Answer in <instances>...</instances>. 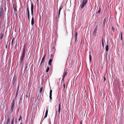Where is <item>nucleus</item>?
Masks as SVG:
<instances>
[{
	"label": "nucleus",
	"instance_id": "f257e3e1",
	"mask_svg": "<svg viewBox=\"0 0 124 124\" xmlns=\"http://www.w3.org/2000/svg\"><path fill=\"white\" fill-rule=\"evenodd\" d=\"M87 0H83L81 6V8L82 9L85 6L87 2Z\"/></svg>",
	"mask_w": 124,
	"mask_h": 124
},
{
	"label": "nucleus",
	"instance_id": "f03ea898",
	"mask_svg": "<svg viewBox=\"0 0 124 124\" xmlns=\"http://www.w3.org/2000/svg\"><path fill=\"white\" fill-rule=\"evenodd\" d=\"M11 112L12 113L15 107V101L13 100L12 103L11 104Z\"/></svg>",
	"mask_w": 124,
	"mask_h": 124
},
{
	"label": "nucleus",
	"instance_id": "7ed1b4c3",
	"mask_svg": "<svg viewBox=\"0 0 124 124\" xmlns=\"http://www.w3.org/2000/svg\"><path fill=\"white\" fill-rule=\"evenodd\" d=\"M31 15L32 16H33V8H34V5L33 3L31 2Z\"/></svg>",
	"mask_w": 124,
	"mask_h": 124
},
{
	"label": "nucleus",
	"instance_id": "20e7f679",
	"mask_svg": "<svg viewBox=\"0 0 124 124\" xmlns=\"http://www.w3.org/2000/svg\"><path fill=\"white\" fill-rule=\"evenodd\" d=\"M24 56H22L21 57L20 64L22 65L23 62V59Z\"/></svg>",
	"mask_w": 124,
	"mask_h": 124
},
{
	"label": "nucleus",
	"instance_id": "39448f33",
	"mask_svg": "<svg viewBox=\"0 0 124 124\" xmlns=\"http://www.w3.org/2000/svg\"><path fill=\"white\" fill-rule=\"evenodd\" d=\"M53 60V59H50L49 61L48 64L50 66H51L52 65V62Z\"/></svg>",
	"mask_w": 124,
	"mask_h": 124
},
{
	"label": "nucleus",
	"instance_id": "423d86ee",
	"mask_svg": "<svg viewBox=\"0 0 124 124\" xmlns=\"http://www.w3.org/2000/svg\"><path fill=\"white\" fill-rule=\"evenodd\" d=\"M48 108H47L46 109V113L45 114V116L44 117V118L43 119V120H44V119H45V118H46L47 116L48 113Z\"/></svg>",
	"mask_w": 124,
	"mask_h": 124
},
{
	"label": "nucleus",
	"instance_id": "0eeeda50",
	"mask_svg": "<svg viewBox=\"0 0 124 124\" xmlns=\"http://www.w3.org/2000/svg\"><path fill=\"white\" fill-rule=\"evenodd\" d=\"M0 16H2V15L3 13V8H1L0 9Z\"/></svg>",
	"mask_w": 124,
	"mask_h": 124
},
{
	"label": "nucleus",
	"instance_id": "6e6552de",
	"mask_svg": "<svg viewBox=\"0 0 124 124\" xmlns=\"http://www.w3.org/2000/svg\"><path fill=\"white\" fill-rule=\"evenodd\" d=\"M63 8V6H62L59 9V13H58V17H59V16H60V15L61 11V10Z\"/></svg>",
	"mask_w": 124,
	"mask_h": 124
},
{
	"label": "nucleus",
	"instance_id": "1a4fd4ad",
	"mask_svg": "<svg viewBox=\"0 0 124 124\" xmlns=\"http://www.w3.org/2000/svg\"><path fill=\"white\" fill-rule=\"evenodd\" d=\"M16 75H14L13 77V81H12L13 84H14L15 83V81L16 80Z\"/></svg>",
	"mask_w": 124,
	"mask_h": 124
},
{
	"label": "nucleus",
	"instance_id": "9d476101",
	"mask_svg": "<svg viewBox=\"0 0 124 124\" xmlns=\"http://www.w3.org/2000/svg\"><path fill=\"white\" fill-rule=\"evenodd\" d=\"M13 7L14 10L16 12H17V9L16 8L15 6V5L14 4H13Z\"/></svg>",
	"mask_w": 124,
	"mask_h": 124
},
{
	"label": "nucleus",
	"instance_id": "9b49d317",
	"mask_svg": "<svg viewBox=\"0 0 124 124\" xmlns=\"http://www.w3.org/2000/svg\"><path fill=\"white\" fill-rule=\"evenodd\" d=\"M34 24V19L33 16L31 20V24L32 25H33Z\"/></svg>",
	"mask_w": 124,
	"mask_h": 124
},
{
	"label": "nucleus",
	"instance_id": "f8f14e48",
	"mask_svg": "<svg viewBox=\"0 0 124 124\" xmlns=\"http://www.w3.org/2000/svg\"><path fill=\"white\" fill-rule=\"evenodd\" d=\"M25 49L24 48L23 50V52L22 54V56H25Z\"/></svg>",
	"mask_w": 124,
	"mask_h": 124
},
{
	"label": "nucleus",
	"instance_id": "ddd939ff",
	"mask_svg": "<svg viewBox=\"0 0 124 124\" xmlns=\"http://www.w3.org/2000/svg\"><path fill=\"white\" fill-rule=\"evenodd\" d=\"M60 104H59V107H58V113L59 114L60 113Z\"/></svg>",
	"mask_w": 124,
	"mask_h": 124
},
{
	"label": "nucleus",
	"instance_id": "4468645a",
	"mask_svg": "<svg viewBox=\"0 0 124 124\" xmlns=\"http://www.w3.org/2000/svg\"><path fill=\"white\" fill-rule=\"evenodd\" d=\"M67 72L66 71L65 72H64L62 77H65V76L67 75Z\"/></svg>",
	"mask_w": 124,
	"mask_h": 124
},
{
	"label": "nucleus",
	"instance_id": "2eb2a0df",
	"mask_svg": "<svg viewBox=\"0 0 124 124\" xmlns=\"http://www.w3.org/2000/svg\"><path fill=\"white\" fill-rule=\"evenodd\" d=\"M105 49L107 51H108V46L107 45L105 47Z\"/></svg>",
	"mask_w": 124,
	"mask_h": 124
},
{
	"label": "nucleus",
	"instance_id": "dca6fc26",
	"mask_svg": "<svg viewBox=\"0 0 124 124\" xmlns=\"http://www.w3.org/2000/svg\"><path fill=\"white\" fill-rule=\"evenodd\" d=\"M105 21H106V18H105L103 20V26H105V24H106Z\"/></svg>",
	"mask_w": 124,
	"mask_h": 124
},
{
	"label": "nucleus",
	"instance_id": "f3484780",
	"mask_svg": "<svg viewBox=\"0 0 124 124\" xmlns=\"http://www.w3.org/2000/svg\"><path fill=\"white\" fill-rule=\"evenodd\" d=\"M77 35H78V33H77V32H75V36H76V37H75V42H76V39H77Z\"/></svg>",
	"mask_w": 124,
	"mask_h": 124
},
{
	"label": "nucleus",
	"instance_id": "a211bd4d",
	"mask_svg": "<svg viewBox=\"0 0 124 124\" xmlns=\"http://www.w3.org/2000/svg\"><path fill=\"white\" fill-rule=\"evenodd\" d=\"M19 87H18V89L17 90L16 93V96H15L16 98L17 97V95H18V91L19 90Z\"/></svg>",
	"mask_w": 124,
	"mask_h": 124
},
{
	"label": "nucleus",
	"instance_id": "6ab92c4d",
	"mask_svg": "<svg viewBox=\"0 0 124 124\" xmlns=\"http://www.w3.org/2000/svg\"><path fill=\"white\" fill-rule=\"evenodd\" d=\"M10 116L8 117V118L7 119V122H10Z\"/></svg>",
	"mask_w": 124,
	"mask_h": 124
},
{
	"label": "nucleus",
	"instance_id": "aec40b11",
	"mask_svg": "<svg viewBox=\"0 0 124 124\" xmlns=\"http://www.w3.org/2000/svg\"><path fill=\"white\" fill-rule=\"evenodd\" d=\"M28 64L27 63H26L25 64V69L26 70H27V68H28Z\"/></svg>",
	"mask_w": 124,
	"mask_h": 124
},
{
	"label": "nucleus",
	"instance_id": "412c9836",
	"mask_svg": "<svg viewBox=\"0 0 124 124\" xmlns=\"http://www.w3.org/2000/svg\"><path fill=\"white\" fill-rule=\"evenodd\" d=\"M43 87H41L40 88V90H39V93H40L42 92L43 90Z\"/></svg>",
	"mask_w": 124,
	"mask_h": 124
},
{
	"label": "nucleus",
	"instance_id": "4be33fe9",
	"mask_svg": "<svg viewBox=\"0 0 124 124\" xmlns=\"http://www.w3.org/2000/svg\"><path fill=\"white\" fill-rule=\"evenodd\" d=\"M46 55H45L42 58L41 61L43 62L45 60V58Z\"/></svg>",
	"mask_w": 124,
	"mask_h": 124
},
{
	"label": "nucleus",
	"instance_id": "5701e85b",
	"mask_svg": "<svg viewBox=\"0 0 124 124\" xmlns=\"http://www.w3.org/2000/svg\"><path fill=\"white\" fill-rule=\"evenodd\" d=\"M27 13L29 12V7H28V4L27 5Z\"/></svg>",
	"mask_w": 124,
	"mask_h": 124
},
{
	"label": "nucleus",
	"instance_id": "b1692460",
	"mask_svg": "<svg viewBox=\"0 0 124 124\" xmlns=\"http://www.w3.org/2000/svg\"><path fill=\"white\" fill-rule=\"evenodd\" d=\"M49 67H47L46 70V72H48L49 70Z\"/></svg>",
	"mask_w": 124,
	"mask_h": 124
},
{
	"label": "nucleus",
	"instance_id": "393cba45",
	"mask_svg": "<svg viewBox=\"0 0 124 124\" xmlns=\"http://www.w3.org/2000/svg\"><path fill=\"white\" fill-rule=\"evenodd\" d=\"M97 27L96 26L95 28V29H94V31H93L94 32H96V31L97 30Z\"/></svg>",
	"mask_w": 124,
	"mask_h": 124
},
{
	"label": "nucleus",
	"instance_id": "a878e982",
	"mask_svg": "<svg viewBox=\"0 0 124 124\" xmlns=\"http://www.w3.org/2000/svg\"><path fill=\"white\" fill-rule=\"evenodd\" d=\"M54 55L53 54H51V56H50V58H51V59H53V58L54 57Z\"/></svg>",
	"mask_w": 124,
	"mask_h": 124
},
{
	"label": "nucleus",
	"instance_id": "bb28decb",
	"mask_svg": "<svg viewBox=\"0 0 124 124\" xmlns=\"http://www.w3.org/2000/svg\"><path fill=\"white\" fill-rule=\"evenodd\" d=\"M92 56L90 54L89 55V60L90 62L91 60V59Z\"/></svg>",
	"mask_w": 124,
	"mask_h": 124
},
{
	"label": "nucleus",
	"instance_id": "cd10ccee",
	"mask_svg": "<svg viewBox=\"0 0 124 124\" xmlns=\"http://www.w3.org/2000/svg\"><path fill=\"white\" fill-rule=\"evenodd\" d=\"M3 34H1V39L3 38Z\"/></svg>",
	"mask_w": 124,
	"mask_h": 124
},
{
	"label": "nucleus",
	"instance_id": "c85d7f7f",
	"mask_svg": "<svg viewBox=\"0 0 124 124\" xmlns=\"http://www.w3.org/2000/svg\"><path fill=\"white\" fill-rule=\"evenodd\" d=\"M100 11H101V8H100V9L98 11V12H97V13H98V14L100 13Z\"/></svg>",
	"mask_w": 124,
	"mask_h": 124
},
{
	"label": "nucleus",
	"instance_id": "c756f323",
	"mask_svg": "<svg viewBox=\"0 0 124 124\" xmlns=\"http://www.w3.org/2000/svg\"><path fill=\"white\" fill-rule=\"evenodd\" d=\"M102 45L103 46H104V42H103V39L102 38Z\"/></svg>",
	"mask_w": 124,
	"mask_h": 124
},
{
	"label": "nucleus",
	"instance_id": "7c9ffc66",
	"mask_svg": "<svg viewBox=\"0 0 124 124\" xmlns=\"http://www.w3.org/2000/svg\"><path fill=\"white\" fill-rule=\"evenodd\" d=\"M22 116H21V115H20L19 116V120H18V121H19L21 119H22Z\"/></svg>",
	"mask_w": 124,
	"mask_h": 124
},
{
	"label": "nucleus",
	"instance_id": "2f4dec72",
	"mask_svg": "<svg viewBox=\"0 0 124 124\" xmlns=\"http://www.w3.org/2000/svg\"><path fill=\"white\" fill-rule=\"evenodd\" d=\"M122 33L123 32H122L121 33V39L122 40Z\"/></svg>",
	"mask_w": 124,
	"mask_h": 124
},
{
	"label": "nucleus",
	"instance_id": "473e14b6",
	"mask_svg": "<svg viewBox=\"0 0 124 124\" xmlns=\"http://www.w3.org/2000/svg\"><path fill=\"white\" fill-rule=\"evenodd\" d=\"M93 35L94 36L96 35V32H94L93 31Z\"/></svg>",
	"mask_w": 124,
	"mask_h": 124
},
{
	"label": "nucleus",
	"instance_id": "72a5a7b5",
	"mask_svg": "<svg viewBox=\"0 0 124 124\" xmlns=\"http://www.w3.org/2000/svg\"><path fill=\"white\" fill-rule=\"evenodd\" d=\"M52 90H51L50 92V95H52Z\"/></svg>",
	"mask_w": 124,
	"mask_h": 124
},
{
	"label": "nucleus",
	"instance_id": "f704fd0d",
	"mask_svg": "<svg viewBox=\"0 0 124 124\" xmlns=\"http://www.w3.org/2000/svg\"><path fill=\"white\" fill-rule=\"evenodd\" d=\"M14 117L11 121V124H13L14 123Z\"/></svg>",
	"mask_w": 124,
	"mask_h": 124
},
{
	"label": "nucleus",
	"instance_id": "c9c22d12",
	"mask_svg": "<svg viewBox=\"0 0 124 124\" xmlns=\"http://www.w3.org/2000/svg\"><path fill=\"white\" fill-rule=\"evenodd\" d=\"M27 17H30V13H29V12L27 13Z\"/></svg>",
	"mask_w": 124,
	"mask_h": 124
},
{
	"label": "nucleus",
	"instance_id": "e433bc0d",
	"mask_svg": "<svg viewBox=\"0 0 124 124\" xmlns=\"http://www.w3.org/2000/svg\"><path fill=\"white\" fill-rule=\"evenodd\" d=\"M52 95H50L49 97H50V100H51L52 99Z\"/></svg>",
	"mask_w": 124,
	"mask_h": 124
},
{
	"label": "nucleus",
	"instance_id": "4c0bfd02",
	"mask_svg": "<svg viewBox=\"0 0 124 124\" xmlns=\"http://www.w3.org/2000/svg\"><path fill=\"white\" fill-rule=\"evenodd\" d=\"M13 41H14L13 38V39L12 40V42H11V45H12H12L13 44Z\"/></svg>",
	"mask_w": 124,
	"mask_h": 124
},
{
	"label": "nucleus",
	"instance_id": "58836bf2",
	"mask_svg": "<svg viewBox=\"0 0 124 124\" xmlns=\"http://www.w3.org/2000/svg\"><path fill=\"white\" fill-rule=\"evenodd\" d=\"M56 29H57L58 28V24L57 23L56 24Z\"/></svg>",
	"mask_w": 124,
	"mask_h": 124
},
{
	"label": "nucleus",
	"instance_id": "ea45409f",
	"mask_svg": "<svg viewBox=\"0 0 124 124\" xmlns=\"http://www.w3.org/2000/svg\"><path fill=\"white\" fill-rule=\"evenodd\" d=\"M63 87L64 88H65V83H64V84H63Z\"/></svg>",
	"mask_w": 124,
	"mask_h": 124
},
{
	"label": "nucleus",
	"instance_id": "a19ab883",
	"mask_svg": "<svg viewBox=\"0 0 124 124\" xmlns=\"http://www.w3.org/2000/svg\"><path fill=\"white\" fill-rule=\"evenodd\" d=\"M64 78H65L64 77H63V78H62V80L63 81H63H64Z\"/></svg>",
	"mask_w": 124,
	"mask_h": 124
},
{
	"label": "nucleus",
	"instance_id": "79ce46f5",
	"mask_svg": "<svg viewBox=\"0 0 124 124\" xmlns=\"http://www.w3.org/2000/svg\"><path fill=\"white\" fill-rule=\"evenodd\" d=\"M43 62V61H41V62H40V65H41L42 64V63Z\"/></svg>",
	"mask_w": 124,
	"mask_h": 124
},
{
	"label": "nucleus",
	"instance_id": "37998d69",
	"mask_svg": "<svg viewBox=\"0 0 124 124\" xmlns=\"http://www.w3.org/2000/svg\"><path fill=\"white\" fill-rule=\"evenodd\" d=\"M43 62V61H41V62H40V65H41L42 64V63Z\"/></svg>",
	"mask_w": 124,
	"mask_h": 124
},
{
	"label": "nucleus",
	"instance_id": "c03bdc74",
	"mask_svg": "<svg viewBox=\"0 0 124 124\" xmlns=\"http://www.w3.org/2000/svg\"><path fill=\"white\" fill-rule=\"evenodd\" d=\"M20 100L21 101V102L22 101V97H21L20 98Z\"/></svg>",
	"mask_w": 124,
	"mask_h": 124
},
{
	"label": "nucleus",
	"instance_id": "a18cd8bd",
	"mask_svg": "<svg viewBox=\"0 0 124 124\" xmlns=\"http://www.w3.org/2000/svg\"><path fill=\"white\" fill-rule=\"evenodd\" d=\"M10 124V122H7V124Z\"/></svg>",
	"mask_w": 124,
	"mask_h": 124
},
{
	"label": "nucleus",
	"instance_id": "49530a36",
	"mask_svg": "<svg viewBox=\"0 0 124 124\" xmlns=\"http://www.w3.org/2000/svg\"><path fill=\"white\" fill-rule=\"evenodd\" d=\"M104 81H105L106 80V78L105 77H104Z\"/></svg>",
	"mask_w": 124,
	"mask_h": 124
},
{
	"label": "nucleus",
	"instance_id": "de8ad7c7",
	"mask_svg": "<svg viewBox=\"0 0 124 124\" xmlns=\"http://www.w3.org/2000/svg\"><path fill=\"white\" fill-rule=\"evenodd\" d=\"M28 20H30V17H28Z\"/></svg>",
	"mask_w": 124,
	"mask_h": 124
},
{
	"label": "nucleus",
	"instance_id": "09e8293b",
	"mask_svg": "<svg viewBox=\"0 0 124 124\" xmlns=\"http://www.w3.org/2000/svg\"><path fill=\"white\" fill-rule=\"evenodd\" d=\"M57 110H56V115H57Z\"/></svg>",
	"mask_w": 124,
	"mask_h": 124
},
{
	"label": "nucleus",
	"instance_id": "8fccbe9b",
	"mask_svg": "<svg viewBox=\"0 0 124 124\" xmlns=\"http://www.w3.org/2000/svg\"><path fill=\"white\" fill-rule=\"evenodd\" d=\"M82 121H81V122H80V124H82Z\"/></svg>",
	"mask_w": 124,
	"mask_h": 124
},
{
	"label": "nucleus",
	"instance_id": "3c124183",
	"mask_svg": "<svg viewBox=\"0 0 124 124\" xmlns=\"http://www.w3.org/2000/svg\"><path fill=\"white\" fill-rule=\"evenodd\" d=\"M20 124H23L21 122V123H20Z\"/></svg>",
	"mask_w": 124,
	"mask_h": 124
},
{
	"label": "nucleus",
	"instance_id": "603ef678",
	"mask_svg": "<svg viewBox=\"0 0 124 124\" xmlns=\"http://www.w3.org/2000/svg\"><path fill=\"white\" fill-rule=\"evenodd\" d=\"M113 27H112V29H113Z\"/></svg>",
	"mask_w": 124,
	"mask_h": 124
},
{
	"label": "nucleus",
	"instance_id": "864d4df0",
	"mask_svg": "<svg viewBox=\"0 0 124 124\" xmlns=\"http://www.w3.org/2000/svg\"><path fill=\"white\" fill-rule=\"evenodd\" d=\"M26 96L27 97H28V96H27V95H26Z\"/></svg>",
	"mask_w": 124,
	"mask_h": 124
},
{
	"label": "nucleus",
	"instance_id": "5fc2aeb1",
	"mask_svg": "<svg viewBox=\"0 0 124 124\" xmlns=\"http://www.w3.org/2000/svg\"><path fill=\"white\" fill-rule=\"evenodd\" d=\"M119 124H121L120 123Z\"/></svg>",
	"mask_w": 124,
	"mask_h": 124
}]
</instances>
